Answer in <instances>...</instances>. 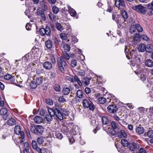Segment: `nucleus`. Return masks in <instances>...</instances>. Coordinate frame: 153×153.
<instances>
[{"instance_id":"nucleus-1","label":"nucleus","mask_w":153,"mask_h":153,"mask_svg":"<svg viewBox=\"0 0 153 153\" xmlns=\"http://www.w3.org/2000/svg\"><path fill=\"white\" fill-rule=\"evenodd\" d=\"M49 112H52L54 116L60 120L65 119L69 114V111L64 108H63L59 105H56L52 108H49Z\"/></svg>"},{"instance_id":"nucleus-2","label":"nucleus","mask_w":153,"mask_h":153,"mask_svg":"<svg viewBox=\"0 0 153 153\" xmlns=\"http://www.w3.org/2000/svg\"><path fill=\"white\" fill-rule=\"evenodd\" d=\"M64 56H61L58 59V63L59 68L62 73H64L65 70L64 68L66 66L67 64L66 62V59L67 60H69L70 59V57L69 55L67 52H65L63 53Z\"/></svg>"},{"instance_id":"nucleus-3","label":"nucleus","mask_w":153,"mask_h":153,"mask_svg":"<svg viewBox=\"0 0 153 153\" xmlns=\"http://www.w3.org/2000/svg\"><path fill=\"white\" fill-rule=\"evenodd\" d=\"M30 130L33 133L37 135L42 134L43 132V127L41 125L32 126L30 128Z\"/></svg>"},{"instance_id":"nucleus-4","label":"nucleus","mask_w":153,"mask_h":153,"mask_svg":"<svg viewBox=\"0 0 153 153\" xmlns=\"http://www.w3.org/2000/svg\"><path fill=\"white\" fill-rule=\"evenodd\" d=\"M132 8L138 12L142 14H145L146 12L147 8L141 4L133 6Z\"/></svg>"},{"instance_id":"nucleus-5","label":"nucleus","mask_w":153,"mask_h":153,"mask_svg":"<svg viewBox=\"0 0 153 153\" xmlns=\"http://www.w3.org/2000/svg\"><path fill=\"white\" fill-rule=\"evenodd\" d=\"M83 105L85 108H89V109L91 111H93L95 108V107L93 103L89 100L85 99L83 100Z\"/></svg>"},{"instance_id":"nucleus-6","label":"nucleus","mask_w":153,"mask_h":153,"mask_svg":"<svg viewBox=\"0 0 153 153\" xmlns=\"http://www.w3.org/2000/svg\"><path fill=\"white\" fill-rule=\"evenodd\" d=\"M128 146L129 150L131 151H136L140 148L139 144L134 142L129 143Z\"/></svg>"},{"instance_id":"nucleus-7","label":"nucleus","mask_w":153,"mask_h":153,"mask_svg":"<svg viewBox=\"0 0 153 153\" xmlns=\"http://www.w3.org/2000/svg\"><path fill=\"white\" fill-rule=\"evenodd\" d=\"M107 108L108 111L111 113H114L118 109L117 106L115 105H110Z\"/></svg>"},{"instance_id":"nucleus-8","label":"nucleus","mask_w":153,"mask_h":153,"mask_svg":"<svg viewBox=\"0 0 153 153\" xmlns=\"http://www.w3.org/2000/svg\"><path fill=\"white\" fill-rule=\"evenodd\" d=\"M50 130L51 132L50 131H49V132H50V135L51 136H55L56 138L60 140L62 138L63 136L61 133L57 131H52L51 130Z\"/></svg>"},{"instance_id":"nucleus-9","label":"nucleus","mask_w":153,"mask_h":153,"mask_svg":"<svg viewBox=\"0 0 153 153\" xmlns=\"http://www.w3.org/2000/svg\"><path fill=\"white\" fill-rule=\"evenodd\" d=\"M4 78L5 79L9 80V82L11 84L14 83L15 80L14 76H12L9 74H7L5 75L4 76Z\"/></svg>"},{"instance_id":"nucleus-10","label":"nucleus","mask_w":153,"mask_h":153,"mask_svg":"<svg viewBox=\"0 0 153 153\" xmlns=\"http://www.w3.org/2000/svg\"><path fill=\"white\" fill-rule=\"evenodd\" d=\"M37 152L39 153H52L51 149H47L45 148L38 149Z\"/></svg>"},{"instance_id":"nucleus-11","label":"nucleus","mask_w":153,"mask_h":153,"mask_svg":"<svg viewBox=\"0 0 153 153\" xmlns=\"http://www.w3.org/2000/svg\"><path fill=\"white\" fill-rule=\"evenodd\" d=\"M117 135L120 138H122L123 137L125 138H126L127 137L126 133L123 130H121L120 131L117 132Z\"/></svg>"},{"instance_id":"nucleus-12","label":"nucleus","mask_w":153,"mask_h":153,"mask_svg":"<svg viewBox=\"0 0 153 153\" xmlns=\"http://www.w3.org/2000/svg\"><path fill=\"white\" fill-rule=\"evenodd\" d=\"M76 128L75 129H74V128L72 129V132L73 133V134H74V135L77 134H78L77 136L79 137V138L78 139V140H80V143L81 145H83V144H84L85 142H84V141H82L81 140V136H79L80 133H79V132L76 131Z\"/></svg>"},{"instance_id":"nucleus-13","label":"nucleus","mask_w":153,"mask_h":153,"mask_svg":"<svg viewBox=\"0 0 153 153\" xmlns=\"http://www.w3.org/2000/svg\"><path fill=\"white\" fill-rule=\"evenodd\" d=\"M48 114L46 115L45 118L47 121L50 122L53 120V117L54 116L52 112L50 113L49 112V108L48 110Z\"/></svg>"},{"instance_id":"nucleus-14","label":"nucleus","mask_w":153,"mask_h":153,"mask_svg":"<svg viewBox=\"0 0 153 153\" xmlns=\"http://www.w3.org/2000/svg\"><path fill=\"white\" fill-rule=\"evenodd\" d=\"M137 49L139 52H143L146 51V45L143 44H140L138 45Z\"/></svg>"},{"instance_id":"nucleus-15","label":"nucleus","mask_w":153,"mask_h":153,"mask_svg":"<svg viewBox=\"0 0 153 153\" xmlns=\"http://www.w3.org/2000/svg\"><path fill=\"white\" fill-rule=\"evenodd\" d=\"M43 67L44 68L47 70H50L52 68V65L50 62L46 61L44 63Z\"/></svg>"},{"instance_id":"nucleus-16","label":"nucleus","mask_w":153,"mask_h":153,"mask_svg":"<svg viewBox=\"0 0 153 153\" xmlns=\"http://www.w3.org/2000/svg\"><path fill=\"white\" fill-rule=\"evenodd\" d=\"M115 5L117 7H119L120 6L123 7L125 6L123 0H116Z\"/></svg>"},{"instance_id":"nucleus-17","label":"nucleus","mask_w":153,"mask_h":153,"mask_svg":"<svg viewBox=\"0 0 153 153\" xmlns=\"http://www.w3.org/2000/svg\"><path fill=\"white\" fill-rule=\"evenodd\" d=\"M41 8L43 11H46L48 9V7L45 1L43 0L40 2Z\"/></svg>"},{"instance_id":"nucleus-18","label":"nucleus","mask_w":153,"mask_h":153,"mask_svg":"<svg viewBox=\"0 0 153 153\" xmlns=\"http://www.w3.org/2000/svg\"><path fill=\"white\" fill-rule=\"evenodd\" d=\"M45 45L46 47L48 49L51 48L53 45L52 42L49 39L45 41Z\"/></svg>"},{"instance_id":"nucleus-19","label":"nucleus","mask_w":153,"mask_h":153,"mask_svg":"<svg viewBox=\"0 0 153 153\" xmlns=\"http://www.w3.org/2000/svg\"><path fill=\"white\" fill-rule=\"evenodd\" d=\"M34 120L36 123L40 124L43 122V120L42 117L37 116L34 118Z\"/></svg>"},{"instance_id":"nucleus-20","label":"nucleus","mask_w":153,"mask_h":153,"mask_svg":"<svg viewBox=\"0 0 153 153\" xmlns=\"http://www.w3.org/2000/svg\"><path fill=\"white\" fill-rule=\"evenodd\" d=\"M136 132L138 134H143L144 131L143 128L141 126H138L136 129Z\"/></svg>"},{"instance_id":"nucleus-21","label":"nucleus","mask_w":153,"mask_h":153,"mask_svg":"<svg viewBox=\"0 0 153 153\" xmlns=\"http://www.w3.org/2000/svg\"><path fill=\"white\" fill-rule=\"evenodd\" d=\"M33 80L35 81V82L38 85L41 84L43 82V79L41 77H34L33 78Z\"/></svg>"},{"instance_id":"nucleus-22","label":"nucleus","mask_w":153,"mask_h":153,"mask_svg":"<svg viewBox=\"0 0 153 153\" xmlns=\"http://www.w3.org/2000/svg\"><path fill=\"white\" fill-rule=\"evenodd\" d=\"M91 78L84 77L82 80V83L86 86H88L90 84V81L91 80Z\"/></svg>"},{"instance_id":"nucleus-23","label":"nucleus","mask_w":153,"mask_h":153,"mask_svg":"<svg viewBox=\"0 0 153 153\" xmlns=\"http://www.w3.org/2000/svg\"><path fill=\"white\" fill-rule=\"evenodd\" d=\"M68 11L70 15L72 16H75L76 14V11L73 8L68 6Z\"/></svg>"},{"instance_id":"nucleus-24","label":"nucleus","mask_w":153,"mask_h":153,"mask_svg":"<svg viewBox=\"0 0 153 153\" xmlns=\"http://www.w3.org/2000/svg\"><path fill=\"white\" fill-rule=\"evenodd\" d=\"M131 58L132 59H136L137 56V53L136 50H132L129 53Z\"/></svg>"},{"instance_id":"nucleus-25","label":"nucleus","mask_w":153,"mask_h":153,"mask_svg":"<svg viewBox=\"0 0 153 153\" xmlns=\"http://www.w3.org/2000/svg\"><path fill=\"white\" fill-rule=\"evenodd\" d=\"M16 121L14 119L11 118L8 120L7 121V124L10 126H12L16 124Z\"/></svg>"},{"instance_id":"nucleus-26","label":"nucleus","mask_w":153,"mask_h":153,"mask_svg":"<svg viewBox=\"0 0 153 153\" xmlns=\"http://www.w3.org/2000/svg\"><path fill=\"white\" fill-rule=\"evenodd\" d=\"M148 115L151 120L153 119V106L149 108Z\"/></svg>"},{"instance_id":"nucleus-27","label":"nucleus","mask_w":153,"mask_h":153,"mask_svg":"<svg viewBox=\"0 0 153 153\" xmlns=\"http://www.w3.org/2000/svg\"><path fill=\"white\" fill-rule=\"evenodd\" d=\"M55 26L56 29L60 31H62L64 29L63 26L59 23L57 22L56 23Z\"/></svg>"},{"instance_id":"nucleus-28","label":"nucleus","mask_w":153,"mask_h":153,"mask_svg":"<svg viewBox=\"0 0 153 153\" xmlns=\"http://www.w3.org/2000/svg\"><path fill=\"white\" fill-rule=\"evenodd\" d=\"M146 65L149 67H152L153 66V62L151 59L147 60L145 62Z\"/></svg>"},{"instance_id":"nucleus-29","label":"nucleus","mask_w":153,"mask_h":153,"mask_svg":"<svg viewBox=\"0 0 153 153\" xmlns=\"http://www.w3.org/2000/svg\"><path fill=\"white\" fill-rule=\"evenodd\" d=\"M48 16L50 20L51 21L53 20L55 21L56 19V15L52 13H50L48 14Z\"/></svg>"},{"instance_id":"nucleus-30","label":"nucleus","mask_w":153,"mask_h":153,"mask_svg":"<svg viewBox=\"0 0 153 153\" xmlns=\"http://www.w3.org/2000/svg\"><path fill=\"white\" fill-rule=\"evenodd\" d=\"M102 122L103 125H106L108 124L109 122V120L105 116H103L102 118Z\"/></svg>"},{"instance_id":"nucleus-31","label":"nucleus","mask_w":153,"mask_h":153,"mask_svg":"<svg viewBox=\"0 0 153 153\" xmlns=\"http://www.w3.org/2000/svg\"><path fill=\"white\" fill-rule=\"evenodd\" d=\"M31 144L33 148L37 151L38 149L39 148L38 147L36 142L35 140H33L32 141Z\"/></svg>"},{"instance_id":"nucleus-32","label":"nucleus","mask_w":153,"mask_h":153,"mask_svg":"<svg viewBox=\"0 0 153 153\" xmlns=\"http://www.w3.org/2000/svg\"><path fill=\"white\" fill-rule=\"evenodd\" d=\"M76 95L77 97L79 98H82L83 97L84 95L82 91L80 90H78L76 93Z\"/></svg>"},{"instance_id":"nucleus-33","label":"nucleus","mask_w":153,"mask_h":153,"mask_svg":"<svg viewBox=\"0 0 153 153\" xmlns=\"http://www.w3.org/2000/svg\"><path fill=\"white\" fill-rule=\"evenodd\" d=\"M121 142L122 145L124 147H128L129 144V143H128L127 140L125 139L121 140Z\"/></svg>"},{"instance_id":"nucleus-34","label":"nucleus","mask_w":153,"mask_h":153,"mask_svg":"<svg viewBox=\"0 0 153 153\" xmlns=\"http://www.w3.org/2000/svg\"><path fill=\"white\" fill-rule=\"evenodd\" d=\"M14 131L15 134H19L21 131L20 126L18 125L16 126L15 127Z\"/></svg>"},{"instance_id":"nucleus-35","label":"nucleus","mask_w":153,"mask_h":153,"mask_svg":"<svg viewBox=\"0 0 153 153\" xmlns=\"http://www.w3.org/2000/svg\"><path fill=\"white\" fill-rule=\"evenodd\" d=\"M62 132L64 134L67 135L68 134L69 131L68 128L66 126L63 127L61 129Z\"/></svg>"},{"instance_id":"nucleus-36","label":"nucleus","mask_w":153,"mask_h":153,"mask_svg":"<svg viewBox=\"0 0 153 153\" xmlns=\"http://www.w3.org/2000/svg\"><path fill=\"white\" fill-rule=\"evenodd\" d=\"M120 18V17H116V20L115 21H116L117 24L118 25V26H119V25L120 26V27H121V24L123 23L125 20H124L123 21L120 22V20H121V19H119Z\"/></svg>"},{"instance_id":"nucleus-37","label":"nucleus","mask_w":153,"mask_h":153,"mask_svg":"<svg viewBox=\"0 0 153 153\" xmlns=\"http://www.w3.org/2000/svg\"><path fill=\"white\" fill-rule=\"evenodd\" d=\"M45 33L48 36H50L51 34V30L50 28L48 26L46 27L45 28Z\"/></svg>"},{"instance_id":"nucleus-38","label":"nucleus","mask_w":153,"mask_h":153,"mask_svg":"<svg viewBox=\"0 0 153 153\" xmlns=\"http://www.w3.org/2000/svg\"><path fill=\"white\" fill-rule=\"evenodd\" d=\"M134 25L136 29H137L138 32H142L143 31V28L139 24H137Z\"/></svg>"},{"instance_id":"nucleus-39","label":"nucleus","mask_w":153,"mask_h":153,"mask_svg":"<svg viewBox=\"0 0 153 153\" xmlns=\"http://www.w3.org/2000/svg\"><path fill=\"white\" fill-rule=\"evenodd\" d=\"M141 36L139 33H136L134 36V41L136 42H138L140 39Z\"/></svg>"},{"instance_id":"nucleus-40","label":"nucleus","mask_w":153,"mask_h":153,"mask_svg":"<svg viewBox=\"0 0 153 153\" xmlns=\"http://www.w3.org/2000/svg\"><path fill=\"white\" fill-rule=\"evenodd\" d=\"M121 13L122 16V18L123 19H124V20H125V19H126L128 18V16L127 13L125 10H122Z\"/></svg>"},{"instance_id":"nucleus-41","label":"nucleus","mask_w":153,"mask_h":153,"mask_svg":"<svg viewBox=\"0 0 153 153\" xmlns=\"http://www.w3.org/2000/svg\"><path fill=\"white\" fill-rule=\"evenodd\" d=\"M7 112V111L6 108H2L0 110V114L2 115H5Z\"/></svg>"},{"instance_id":"nucleus-42","label":"nucleus","mask_w":153,"mask_h":153,"mask_svg":"<svg viewBox=\"0 0 153 153\" xmlns=\"http://www.w3.org/2000/svg\"><path fill=\"white\" fill-rule=\"evenodd\" d=\"M98 101L100 103L103 104L106 102V100L105 98L102 97H99L98 99Z\"/></svg>"},{"instance_id":"nucleus-43","label":"nucleus","mask_w":153,"mask_h":153,"mask_svg":"<svg viewBox=\"0 0 153 153\" xmlns=\"http://www.w3.org/2000/svg\"><path fill=\"white\" fill-rule=\"evenodd\" d=\"M35 82V81L33 79L31 82L30 86L33 89H35L37 87V84Z\"/></svg>"},{"instance_id":"nucleus-44","label":"nucleus","mask_w":153,"mask_h":153,"mask_svg":"<svg viewBox=\"0 0 153 153\" xmlns=\"http://www.w3.org/2000/svg\"><path fill=\"white\" fill-rule=\"evenodd\" d=\"M59 11V9L56 6H54L52 8V11L53 13L55 14H57Z\"/></svg>"},{"instance_id":"nucleus-45","label":"nucleus","mask_w":153,"mask_h":153,"mask_svg":"<svg viewBox=\"0 0 153 153\" xmlns=\"http://www.w3.org/2000/svg\"><path fill=\"white\" fill-rule=\"evenodd\" d=\"M70 91V89L68 87L64 88L62 91V92L64 95H67L69 94Z\"/></svg>"},{"instance_id":"nucleus-46","label":"nucleus","mask_w":153,"mask_h":153,"mask_svg":"<svg viewBox=\"0 0 153 153\" xmlns=\"http://www.w3.org/2000/svg\"><path fill=\"white\" fill-rule=\"evenodd\" d=\"M137 111L141 114H143L145 113V108L143 107H140L137 108Z\"/></svg>"},{"instance_id":"nucleus-47","label":"nucleus","mask_w":153,"mask_h":153,"mask_svg":"<svg viewBox=\"0 0 153 153\" xmlns=\"http://www.w3.org/2000/svg\"><path fill=\"white\" fill-rule=\"evenodd\" d=\"M64 48L65 52H69L70 51L71 49V47L70 45L67 44L64 45Z\"/></svg>"},{"instance_id":"nucleus-48","label":"nucleus","mask_w":153,"mask_h":153,"mask_svg":"<svg viewBox=\"0 0 153 153\" xmlns=\"http://www.w3.org/2000/svg\"><path fill=\"white\" fill-rule=\"evenodd\" d=\"M152 47L151 45H148L147 46L146 45V51L147 52L151 53L152 51Z\"/></svg>"},{"instance_id":"nucleus-49","label":"nucleus","mask_w":153,"mask_h":153,"mask_svg":"<svg viewBox=\"0 0 153 153\" xmlns=\"http://www.w3.org/2000/svg\"><path fill=\"white\" fill-rule=\"evenodd\" d=\"M23 60L25 62H28L30 61V57L28 54L25 55L24 57H23Z\"/></svg>"},{"instance_id":"nucleus-50","label":"nucleus","mask_w":153,"mask_h":153,"mask_svg":"<svg viewBox=\"0 0 153 153\" xmlns=\"http://www.w3.org/2000/svg\"><path fill=\"white\" fill-rule=\"evenodd\" d=\"M111 125L113 129H116L118 126L117 123L115 121H113L111 122Z\"/></svg>"},{"instance_id":"nucleus-51","label":"nucleus","mask_w":153,"mask_h":153,"mask_svg":"<svg viewBox=\"0 0 153 153\" xmlns=\"http://www.w3.org/2000/svg\"><path fill=\"white\" fill-rule=\"evenodd\" d=\"M37 142L39 144H42L44 142L43 138L42 137H38L37 139Z\"/></svg>"},{"instance_id":"nucleus-52","label":"nucleus","mask_w":153,"mask_h":153,"mask_svg":"<svg viewBox=\"0 0 153 153\" xmlns=\"http://www.w3.org/2000/svg\"><path fill=\"white\" fill-rule=\"evenodd\" d=\"M136 28L135 27V25H133L131 26L130 27L129 32L131 33H134L135 32Z\"/></svg>"},{"instance_id":"nucleus-53","label":"nucleus","mask_w":153,"mask_h":153,"mask_svg":"<svg viewBox=\"0 0 153 153\" xmlns=\"http://www.w3.org/2000/svg\"><path fill=\"white\" fill-rule=\"evenodd\" d=\"M77 65L76 61L75 59H73L71 61V65L74 68Z\"/></svg>"},{"instance_id":"nucleus-54","label":"nucleus","mask_w":153,"mask_h":153,"mask_svg":"<svg viewBox=\"0 0 153 153\" xmlns=\"http://www.w3.org/2000/svg\"><path fill=\"white\" fill-rule=\"evenodd\" d=\"M74 79L75 82L77 81V83L80 86L82 85L81 82L77 76L75 75L74 77Z\"/></svg>"},{"instance_id":"nucleus-55","label":"nucleus","mask_w":153,"mask_h":153,"mask_svg":"<svg viewBox=\"0 0 153 153\" xmlns=\"http://www.w3.org/2000/svg\"><path fill=\"white\" fill-rule=\"evenodd\" d=\"M147 136L150 138L153 137V131L152 130H149L147 133Z\"/></svg>"},{"instance_id":"nucleus-56","label":"nucleus","mask_w":153,"mask_h":153,"mask_svg":"<svg viewBox=\"0 0 153 153\" xmlns=\"http://www.w3.org/2000/svg\"><path fill=\"white\" fill-rule=\"evenodd\" d=\"M59 102L61 103H64L66 102V99L63 96H61L58 99Z\"/></svg>"},{"instance_id":"nucleus-57","label":"nucleus","mask_w":153,"mask_h":153,"mask_svg":"<svg viewBox=\"0 0 153 153\" xmlns=\"http://www.w3.org/2000/svg\"><path fill=\"white\" fill-rule=\"evenodd\" d=\"M141 38L144 40L148 41L149 40V39L146 34H143L141 36Z\"/></svg>"},{"instance_id":"nucleus-58","label":"nucleus","mask_w":153,"mask_h":153,"mask_svg":"<svg viewBox=\"0 0 153 153\" xmlns=\"http://www.w3.org/2000/svg\"><path fill=\"white\" fill-rule=\"evenodd\" d=\"M45 28H41L39 30V33L40 35L42 36H44L45 35Z\"/></svg>"},{"instance_id":"nucleus-59","label":"nucleus","mask_w":153,"mask_h":153,"mask_svg":"<svg viewBox=\"0 0 153 153\" xmlns=\"http://www.w3.org/2000/svg\"><path fill=\"white\" fill-rule=\"evenodd\" d=\"M54 89L56 91L59 92L60 91L61 88L59 85H55L54 87Z\"/></svg>"},{"instance_id":"nucleus-60","label":"nucleus","mask_w":153,"mask_h":153,"mask_svg":"<svg viewBox=\"0 0 153 153\" xmlns=\"http://www.w3.org/2000/svg\"><path fill=\"white\" fill-rule=\"evenodd\" d=\"M45 102L49 105H52L53 104L52 100L50 99H46L45 100Z\"/></svg>"},{"instance_id":"nucleus-61","label":"nucleus","mask_w":153,"mask_h":153,"mask_svg":"<svg viewBox=\"0 0 153 153\" xmlns=\"http://www.w3.org/2000/svg\"><path fill=\"white\" fill-rule=\"evenodd\" d=\"M114 117L115 120L118 121V122L121 125V123L120 121H123V120L120 119L118 117V116L116 115H114Z\"/></svg>"},{"instance_id":"nucleus-62","label":"nucleus","mask_w":153,"mask_h":153,"mask_svg":"<svg viewBox=\"0 0 153 153\" xmlns=\"http://www.w3.org/2000/svg\"><path fill=\"white\" fill-rule=\"evenodd\" d=\"M60 38L63 40H66L67 39V36L66 34L61 33L60 34Z\"/></svg>"},{"instance_id":"nucleus-63","label":"nucleus","mask_w":153,"mask_h":153,"mask_svg":"<svg viewBox=\"0 0 153 153\" xmlns=\"http://www.w3.org/2000/svg\"><path fill=\"white\" fill-rule=\"evenodd\" d=\"M147 7L149 9H152L153 8V0L151 3L148 4L147 5Z\"/></svg>"},{"instance_id":"nucleus-64","label":"nucleus","mask_w":153,"mask_h":153,"mask_svg":"<svg viewBox=\"0 0 153 153\" xmlns=\"http://www.w3.org/2000/svg\"><path fill=\"white\" fill-rule=\"evenodd\" d=\"M139 153H146V152L145 149L143 148H141L139 150L138 152Z\"/></svg>"}]
</instances>
